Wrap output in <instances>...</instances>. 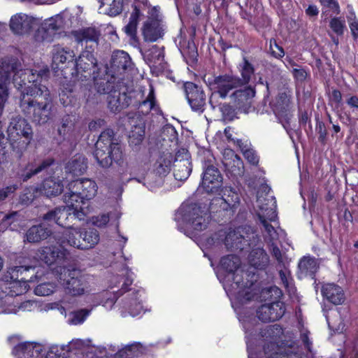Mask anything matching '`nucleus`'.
<instances>
[{
	"instance_id": "4d7b16f0",
	"label": "nucleus",
	"mask_w": 358,
	"mask_h": 358,
	"mask_svg": "<svg viewBox=\"0 0 358 358\" xmlns=\"http://www.w3.org/2000/svg\"><path fill=\"white\" fill-rule=\"evenodd\" d=\"M15 216H18V212L14 211L4 215L0 224V231L8 229L16 219Z\"/></svg>"
},
{
	"instance_id": "774afa93",
	"label": "nucleus",
	"mask_w": 358,
	"mask_h": 358,
	"mask_svg": "<svg viewBox=\"0 0 358 358\" xmlns=\"http://www.w3.org/2000/svg\"><path fill=\"white\" fill-rule=\"evenodd\" d=\"M330 101L336 104H339L342 100V95L339 90H334L331 92L330 96Z\"/></svg>"
},
{
	"instance_id": "58836bf2",
	"label": "nucleus",
	"mask_w": 358,
	"mask_h": 358,
	"mask_svg": "<svg viewBox=\"0 0 358 358\" xmlns=\"http://www.w3.org/2000/svg\"><path fill=\"white\" fill-rule=\"evenodd\" d=\"M132 129L129 134V143L132 147L139 145L145 136V123L142 119H139L136 124H134V120H131Z\"/></svg>"
},
{
	"instance_id": "680f3d73",
	"label": "nucleus",
	"mask_w": 358,
	"mask_h": 358,
	"mask_svg": "<svg viewBox=\"0 0 358 358\" xmlns=\"http://www.w3.org/2000/svg\"><path fill=\"white\" fill-rule=\"evenodd\" d=\"M17 188L16 185H10L0 189V203L4 201L10 194L14 193Z\"/></svg>"
},
{
	"instance_id": "f8f14e48",
	"label": "nucleus",
	"mask_w": 358,
	"mask_h": 358,
	"mask_svg": "<svg viewBox=\"0 0 358 358\" xmlns=\"http://www.w3.org/2000/svg\"><path fill=\"white\" fill-rule=\"evenodd\" d=\"M99 235L94 229H90L84 233L76 228H71L65 231L64 240L62 243H67L68 245L80 250H87L93 248L98 243Z\"/></svg>"
},
{
	"instance_id": "c85d7f7f",
	"label": "nucleus",
	"mask_w": 358,
	"mask_h": 358,
	"mask_svg": "<svg viewBox=\"0 0 358 358\" xmlns=\"http://www.w3.org/2000/svg\"><path fill=\"white\" fill-rule=\"evenodd\" d=\"M140 51L145 62L150 68H157L159 69H163L164 68V54L163 48L153 45L145 51L142 50Z\"/></svg>"
},
{
	"instance_id": "f3484780",
	"label": "nucleus",
	"mask_w": 358,
	"mask_h": 358,
	"mask_svg": "<svg viewBox=\"0 0 358 358\" xmlns=\"http://www.w3.org/2000/svg\"><path fill=\"white\" fill-rule=\"evenodd\" d=\"M256 94L255 90L251 86H245L243 88H236L229 94L230 103L234 106L243 112L248 113L252 108V99Z\"/></svg>"
},
{
	"instance_id": "0e129e2a",
	"label": "nucleus",
	"mask_w": 358,
	"mask_h": 358,
	"mask_svg": "<svg viewBox=\"0 0 358 358\" xmlns=\"http://www.w3.org/2000/svg\"><path fill=\"white\" fill-rule=\"evenodd\" d=\"M292 73L294 78L300 82L305 80L307 77V73L303 69H294Z\"/></svg>"
},
{
	"instance_id": "c9c22d12",
	"label": "nucleus",
	"mask_w": 358,
	"mask_h": 358,
	"mask_svg": "<svg viewBox=\"0 0 358 358\" xmlns=\"http://www.w3.org/2000/svg\"><path fill=\"white\" fill-rule=\"evenodd\" d=\"M52 234L51 230L44 224L34 225L26 232V240L29 243H38L46 239Z\"/></svg>"
},
{
	"instance_id": "3c124183",
	"label": "nucleus",
	"mask_w": 358,
	"mask_h": 358,
	"mask_svg": "<svg viewBox=\"0 0 358 358\" xmlns=\"http://www.w3.org/2000/svg\"><path fill=\"white\" fill-rule=\"evenodd\" d=\"M57 288L58 285L52 282H44L35 287L34 293L38 296H49L56 292Z\"/></svg>"
},
{
	"instance_id": "4be33fe9",
	"label": "nucleus",
	"mask_w": 358,
	"mask_h": 358,
	"mask_svg": "<svg viewBox=\"0 0 358 358\" xmlns=\"http://www.w3.org/2000/svg\"><path fill=\"white\" fill-rule=\"evenodd\" d=\"M285 307L282 302L277 301L262 305L257 310L259 320L262 322H273L282 317Z\"/></svg>"
},
{
	"instance_id": "423d86ee",
	"label": "nucleus",
	"mask_w": 358,
	"mask_h": 358,
	"mask_svg": "<svg viewBox=\"0 0 358 358\" xmlns=\"http://www.w3.org/2000/svg\"><path fill=\"white\" fill-rule=\"evenodd\" d=\"M178 229L191 238L205 230L210 222L208 210L193 203H184L175 215Z\"/></svg>"
},
{
	"instance_id": "bb28decb",
	"label": "nucleus",
	"mask_w": 358,
	"mask_h": 358,
	"mask_svg": "<svg viewBox=\"0 0 358 358\" xmlns=\"http://www.w3.org/2000/svg\"><path fill=\"white\" fill-rule=\"evenodd\" d=\"M186 98L193 110L203 111L205 105V95L200 87L191 82L184 85Z\"/></svg>"
},
{
	"instance_id": "c03bdc74",
	"label": "nucleus",
	"mask_w": 358,
	"mask_h": 358,
	"mask_svg": "<svg viewBox=\"0 0 358 358\" xmlns=\"http://www.w3.org/2000/svg\"><path fill=\"white\" fill-rule=\"evenodd\" d=\"M290 94L282 92L278 94L275 100L271 103L273 110L278 117H283L289 110Z\"/></svg>"
},
{
	"instance_id": "ea45409f",
	"label": "nucleus",
	"mask_w": 358,
	"mask_h": 358,
	"mask_svg": "<svg viewBox=\"0 0 358 358\" xmlns=\"http://www.w3.org/2000/svg\"><path fill=\"white\" fill-rule=\"evenodd\" d=\"M76 38L82 45L86 44V48H87V44L90 43L89 48L94 50V48L97 45L99 34L94 29L88 28L78 32Z\"/></svg>"
},
{
	"instance_id": "9d476101",
	"label": "nucleus",
	"mask_w": 358,
	"mask_h": 358,
	"mask_svg": "<svg viewBox=\"0 0 358 358\" xmlns=\"http://www.w3.org/2000/svg\"><path fill=\"white\" fill-rule=\"evenodd\" d=\"M121 273L110 276L108 283V288L112 291L101 293L103 299L101 303L106 309L110 310L117 300V298L128 290V287L133 282L134 273L127 268L121 270Z\"/></svg>"
},
{
	"instance_id": "4468645a",
	"label": "nucleus",
	"mask_w": 358,
	"mask_h": 358,
	"mask_svg": "<svg viewBox=\"0 0 358 358\" xmlns=\"http://www.w3.org/2000/svg\"><path fill=\"white\" fill-rule=\"evenodd\" d=\"M242 82L241 78L232 75H224L215 78L211 83V89L214 91L210 97L209 102L214 108V99L217 96L222 99L229 98V94L236 88L241 87Z\"/></svg>"
},
{
	"instance_id": "412c9836",
	"label": "nucleus",
	"mask_w": 358,
	"mask_h": 358,
	"mask_svg": "<svg viewBox=\"0 0 358 358\" xmlns=\"http://www.w3.org/2000/svg\"><path fill=\"white\" fill-rule=\"evenodd\" d=\"M62 24V17L59 15L52 17L41 22L38 25L37 31L34 34V39L37 42H50L52 40V37L55 32L59 29Z\"/></svg>"
},
{
	"instance_id": "c756f323",
	"label": "nucleus",
	"mask_w": 358,
	"mask_h": 358,
	"mask_svg": "<svg viewBox=\"0 0 358 358\" xmlns=\"http://www.w3.org/2000/svg\"><path fill=\"white\" fill-rule=\"evenodd\" d=\"M76 218L78 216L74 213V209L66 203L64 208H58L46 213L43 218L47 221H53L59 226L65 227L66 220L69 218Z\"/></svg>"
},
{
	"instance_id": "864d4df0",
	"label": "nucleus",
	"mask_w": 358,
	"mask_h": 358,
	"mask_svg": "<svg viewBox=\"0 0 358 358\" xmlns=\"http://www.w3.org/2000/svg\"><path fill=\"white\" fill-rule=\"evenodd\" d=\"M348 22L350 29L351 34L355 40L358 38V20L356 17L355 12L350 9L347 15Z\"/></svg>"
},
{
	"instance_id": "b1692460",
	"label": "nucleus",
	"mask_w": 358,
	"mask_h": 358,
	"mask_svg": "<svg viewBox=\"0 0 358 358\" xmlns=\"http://www.w3.org/2000/svg\"><path fill=\"white\" fill-rule=\"evenodd\" d=\"M44 352L42 344L36 342L20 343L13 350L15 358H43Z\"/></svg>"
},
{
	"instance_id": "4c0bfd02",
	"label": "nucleus",
	"mask_w": 358,
	"mask_h": 358,
	"mask_svg": "<svg viewBox=\"0 0 358 358\" xmlns=\"http://www.w3.org/2000/svg\"><path fill=\"white\" fill-rule=\"evenodd\" d=\"M121 217V212L115 208L107 213H102L92 218V222L98 227H105L108 223L118 225V220Z\"/></svg>"
},
{
	"instance_id": "69168bd1",
	"label": "nucleus",
	"mask_w": 358,
	"mask_h": 358,
	"mask_svg": "<svg viewBox=\"0 0 358 358\" xmlns=\"http://www.w3.org/2000/svg\"><path fill=\"white\" fill-rule=\"evenodd\" d=\"M15 220L13 222V224H12L8 229H10L11 231H18L23 226V220L21 215L18 213V216H15Z\"/></svg>"
},
{
	"instance_id": "5fc2aeb1",
	"label": "nucleus",
	"mask_w": 358,
	"mask_h": 358,
	"mask_svg": "<svg viewBox=\"0 0 358 358\" xmlns=\"http://www.w3.org/2000/svg\"><path fill=\"white\" fill-rule=\"evenodd\" d=\"M329 27L335 34L338 36H341L344 33L345 22L341 17H333L330 20Z\"/></svg>"
},
{
	"instance_id": "6e6d98bb",
	"label": "nucleus",
	"mask_w": 358,
	"mask_h": 358,
	"mask_svg": "<svg viewBox=\"0 0 358 358\" xmlns=\"http://www.w3.org/2000/svg\"><path fill=\"white\" fill-rule=\"evenodd\" d=\"M73 127L72 117L66 115L62 118V125L58 129V133L61 136H66Z\"/></svg>"
},
{
	"instance_id": "2eb2a0df",
	"label": "nucleus",
	"mask_w": 358,
	"mask_h": 358,
	"mask_svg": "<svg viewBox=\"0 0 358 358\" xmlns=\"http://www.w3.org/2000/svg\"><path fill=\"white\" fill-rule=\"evenodd\" d=\"M221 196L213 199L210 203L209 209L211 212L223 210L229 215H232L240 203L238 194L231 187H224L221 190Z\"/></svg>"
},
{
	"instance_id": "393cba45",
	"label": "nucleus",
	"mask_w": 358,
	"mask_h": 358,
	"mask_svg": "<svg viewBox=\"0 0 358 358\" xmlns=\"http://www.w3.org/2000/svg\"><path fill=\"white\" fill-rule=\"evenodd\" d=\"M144 292L143 291H132L127 294L122 301V308L127 310L132 317L140 315L145 312L143 305Z\"/></svg>"
},
{
	"instance_id": "ddd939ff",
	"label": "nucleus",
	"mask_w": 358,
	"mask_h": 358,
	"mask_svg": "<svg viewBox=\"0 0 358 358\" xmlns=\"http://www.w3.org/2000/svg\"><path fill=\"white\" fill-rule=\"evenodd\" d=\"M173 159L172 154L166 152L161 155L156 160L152 171L148 173L145 178V185H147L151 191H154L156 187L163 184L164 177L169 173Z\"/></svg>"
},
{
	"instance_id": "1a4fd4ad",
	"label": "nucleus",
	"mask_w": 358,
	"mask_h": 358,
	"mask_svg": "<svg viewBox=\"0 0 358 358\" xmlns=\"http://www.w3.org/2000/svg\"><path fill=\"white\" fill-rule=\"evenodd\" d=\"M257 206L259 208V218L266 232V238L270 242L278 240L285 235V232L280 228L270 224L268 221L275 222L277 218L275 211L276 201L273 196L266 195L263 198L259 194L257 198Z\"/></svg>"
},
{
	"instance_id": "5701e85b",
	"label": "nucleus",
	"mask_w": 358,
	"mask_h": 358,
	"mask_svg": "<svg viewBox=\"0 0 358 358\" xmlns=\"http://www.w3.org/2000/svg\"><path fill=\"white\" fill-rule=\"evenodd\" d=\"M190 156L187 150H179L175 157L174 177L177 180L183 181L187 179L192 172Z\"/></svg>"
},
{
	"instance_id": "a878e982",
	"label": "nucleus",
	"mask_w": 358,
	"mask_h": 358,
	"mask_svg": "<svg viewBox=\"0 0 358 358\" xmlns=\"http://www.w3.org/2000/svg\"><path fill=\"white\" fill-rule=\"evenodd\" d=\"M222 177L219 170L213 166H208L203 173L201 187L208 193L216 192L221 187Z\"/></svg>"
},
{
	"instance_id": "8fccbe9b",
	"label": "nucleus",
	"mask_w": 358,
	"mask_h": 358,
	"mask_svg": "<svg viewBox=\"0 0 358 358\" xmlns=\"http://www.w3.org/2000/svg\"><path fill=\"white\" fill-rule=\"evenodd\" d=\"M90 313V310L80 309L77 311L71 312L67 315V322L71 325H78L83 323Z\"/></svg>"
},
{
	"instance_id": "7ed1b4c3",
	"label": "nucleus",
	"mask_w": 358,
	"mask_h": 358,
	"mask_svg": "<svg viewBox=\"0 0 358 358\" xmlns=\"http://www.w3.org/2000/svg\"><path fill=\"white\" fill-rule=\"evenodd\" d=\"M31 266L10 267L0 279V314H16L20 310H25L30 304L27 301L20 305L15 296L21 295L29 289V282H33L32 275L27 279Z\"/></svg>"
},
{
	"instance_id": "49530a36",
	"label": "nucleus",
	"mask_w": 358,
	"mask_h": 358,
	"mask_svg": "<svg viewBox=\"0 0 358 358\" xmlns=\"http://www.w3.org/2000/svg\"><path fill=\"white\" fill-rule=\"evenodd\" d=\"M91 342V340L88 338L85 340L74 338L71 340L68 344H66L69 354H83L92 345Z\"/></svg>"
},
{
	"instance_id": "f257e3e1",
	"label": "nucleus",
	"mask_w": 358,
	"mask_h": 358,
	"mask_svg": "<svg viewBox=\"0 0 358 358\" xmlns=\"http://www.w3.org/2000/svg\"><path fill=\"white\" fill-rule=\"evenodd\" d=\"M240 259L235 255L223 257L216 271V275L230 299L231 306L236 313L245 334L249 358H302L294 352L292 346L278 345L277 341L283 334L278 324L267 327L257 333V322L249 304L260 301L278 299L281 290L276 286L262 288L261 292L255 282L257 277L250 271L245 273L250 280L243 282V271L239 268Z\"/></svg>"
},
{
	"instance_id": "338daca9",
	"label": "nucleus",
	"mask_w": 358,
	"mask_h": 358,
	"mask_svg": "<svg viewBox=\"0 0 358 358\" xmlns=\"http://www.w3.org/2000/svg\"><path fill=\"white\" fill-rule=\"evenodd\" d=\"M136 29H137V24L134 22H130L127 24V25L124 27L125 32L127 35L131 36V38H134L136 36Z\"/></svg>"
},
{
	"instance_id": "37998d69",
	"label": "nucleus",
	"mask_w": 358,
	"mask_h": 358,
	"mask_svg": "<svg viewBox=\"0 0 358 358\" xmlns=\"http://www.w3.org/2000/svg\"><path fill=\"white\" fill-rule=\"evenodd\" d=\"M124 0H98L101 3L99 12L110 16H116L122 10Z\"/></svg>"
},
{
	"instance_id": "72a5a7b5",
	"label": "nucleus",
	"mask_w": 358,
	"mask_h": 358,
	"mask_svg": "<svg viewBox=\"0 0 358 358\" xmlns=\"http://www.w3.org/2000/svg\"><path fill=\"white\" fill-rule=\"evenodd\" d=\"M322 294L331 303L338 305L345 300L343 289L334 283H327L322 286Z\"/></svg>"
},
{
	"instance_id": "f704fd0d",
	"label": "nucleus",
	"mask_w": 358,
	"mask_h": 358,
	"mask_svg": "<svg viewBox=\"0 0 358 358\" xmlns=\"http://www.w3.org/2000/svg\"><path fill=\"white\" fill-rule=\"evenodd\" d=\"M132 62L129 55L124 50H115L113 52L110 66L114 72L124 71L131 68Z\"/></svg>"
},
{
	"instance_id": "13d9d810",
	"label": "nucleus",
	"mask_w": 358,
	"mask_h": 358,
	"mask_svg": "<svg viewBox=\"0 0 358 358\" xmlns=\"http://www.w3.org/2000/svg\"><path fill=\"white\" fill-rule=\"evenodd\" d=\"M270 50L273 57L280 59L284 57L285 52L282 47L279 46L275 39L270 41Z\"/></svg>"
},
{
	"instance_id": "6ab92c4d",
	"label": "nucleus",
	"mask_w": 358,
	"mask_h": 358,
	"mask_svg": "<svg viewBox=\"0 0 358 358\" xmlns=\"http://www.w3.org/2000/svg\"><path fill=\"white\" fill-rule=\"evenodd\" d=\"M142 33L146 41L154 42L162 37L164 30L157 8H152L150 10L148 19L143 24Z\"/></svg>"
},
{
	"instance_id": "0eeeda50",
	"label": "nucleus",
	"mask_w": 358,
	"mask_h": 358,
	"mask_svg": "<svg viewBox=\"0 0 358 358\" xmlns=\"http://www.w3.org/2000/svg\"><path fill=\"white\" fill-rule=\"evenodd\" d=\"M224 238V245L227 248L243 250L245 246L252 244V239H255L256 235L249 227H239L233 231H230L227 235L224 232H220L213 237L207 238L204 241H200V247L203 250L221 245Z\"/></svg>"
},
{
	"instance_id": "473e14b6",
	"label": "nucleus",
	"mask_w": 358,
	"mask_h": 358,
	"mask_svg": "<svg viewBox=\"0 0 358 358\" xmlns=\"http://www.w3.org/2000/svg\"><path fill=\"white\" fill-rule=\"evenodd\" d=\"M55 165V161L52 158H47L42 161L38 160L28 164L24 173L22 174L23 180H29L32 176L36 175L42 171L50 173L52 169V166Z\"/></svg>"
},
{
	"instance_id": "aec40b11",
	"label": "nucleus",
	"mask_w": 358,
	"mask_h": 358,
	"mask_svg": "<svg viewBox=\"0 0 358 358\" xmlns=\"http://www.w3.org/2000/svg\"><path fill=\"white\" fill-rule=\"evenodd\" d=\"M35 257L48 265H51L66 261L69 257V252L62 245L47 246L40 248Z\"/></svg>"
},
{
	"instance_id": "39448f33",
	"label": "nucleus",
	"mask_w": 358,
	"mask_h": 358,
	"mask_svg": "<svg viewBox=\"0 0 358 358\" xmlns=\"http://www.w3.org/2000/svg\"><path fill=\"white\" fill-rule=\"evenodd\" d=\"M52 274L58 285L64 292L71 296L78 297L83 296L94 295L93 278L84 273L81 270L73 268L59 266L55 268Z\"/></svg>"
},
{
	"instance_id": "a18cd8bd",
	"label": "nucleus",
	"mask_w": 358,
	"mask_h": 358,
	"mask_svg": "<svg viewBox=\"0 0 358 358\" xmlns=\"http://www.w3.org/2000/svg\"><path fill=\"white\" fill-rule=\"evenodd\" d=\"M317 268L318 265L316 259L310 257H303L299 263L300 274L303 276L313 275Z\"/></svg>"
},
{
	"instance_id": "79ce46f5",
	"label": "nucleus",
	"mask_w": 358,
	"mask_h": 358,
	"mask_svg": "<svg viewBox=\"0 0 358 358\" xmlns=\"http://www.w3.org/2000/svg\"><path fill=\"white\" fill-rule=\"evenodd\" d=\"M249 263L254 268L263 269L268 264V257L262 248H257L250 252Z\"/></svg>"
},
{
	"instance_id": "603ef678",
	"label": "nucleus",
	"mask_w": 358,
	"mask_h": 358,
	"mask_svg": "<svg viewBox=\"0 0 358 358\" xmlns=\"http://www.w3.org/2000/svg\"><path fill=\"white\" fill-rule=\"evenodd\" d=\"M41 195L38 187H30L24 190V192L20 196V203L22 205L30 204L35 198Z\"/></svg>"
},
{
	"instance_id": "6e6552de",
	"label": "nucleus",
	"mask_w": 358,
	"mask_h": 358,
	"mask_svg": "<svg viewBox=\"0 0 358 358\" xmlns=\"http://www.w3.org/2000/svg\"><path fill=\"white\" fill-rule=\"evenodd\" d=\"M113 136V130L106 129L100 134L95 145L94 157L103 168L109 167L113 161L119 162L122 158L120 146L114 142Z\"/></svg>"
},
{
	"instance_id": "cd10ccee",
	"label": "nucleus",
	"mask_w": 358,
	"mask_h": 358,
	"mask_svg": "<svg viewBox=\"0 0 358 358\" xmlns=\"http://www.w3.org/2000/svg\"><path fill=\"white\" fill-rule=\"evenodd\" d=\"M222 164L226 171L234 177L241 176L244 172L243 161L234 151L225 149L223 152Z\"/></svg>"
},
{
	"instance_id": "a19ab883",
	"label": "nucleus",
	"mask_w": 358,
	"mask_h": 358,
	"mask_svg": "<svg viewBox=\"0 0 358 358\" xmlns=\"http://www.w3.org/2000/svg\"><path fill=\"white\" fill-rule=\"evenodd\" d=\"M138 110L139 113L143 115H148L152 110L157 114L160 112L159 108L156 103L154 89L151 85L149 86L145 99L139 104Z\"/></svg>"
},
{
	"instance_id": "e433bc0d",
	"label": "nucleus",
	"mask_w": 358,
	"mask_h": 358,
	"mask_svg": "<svg viewBox=\"0 0 358 358\" xmlns=\"http://www.w3.org/2000/svg\"><path fill=\"white\" fill-rule=\"evenodd\" d=\"M87 160L81 155L74 156L66 164L65 169L68 174L73 177L83 175L87 170Z\"/></svg>"
},
{
	"instance_id": "f03ea898",
	"label": "nucleus",
	"mask_w": 358,
	"mask_h": 358,
	"mask_svg": "<svg viewBox=\"0 0 358 358\" xmlns=\"http://www.w3.org/2000/svg\"><path fill=\"white\" fill-rule=\"evenodd\" d=\"M48 69H23L18 59L7 57L0 61V116L8 96L11 78L21 92L20 107L39 124L48 122L52 113V99L46 86L41 84Z\"/></svg>"
},
{
	"instance_id": "9b49d317",
	"label": "nucleus",
	"mask_w": 358,
	"mask_h": 358,
	"mask_svg": "<svg viewBox=\"0 0 358 358\" xmlns=\"http://www.w3.org/2000/svg\"><path fill=\"white\" fill-rule=\"evenodd\" d=\"M94 87L100 94H108V103L110 111L117 113L127 107L131 102L130 96L125 92H117L113 90L112 82L103 78L94 80Z\"/></svg>"
},
{
	"instance_id": "20e7f679",
	"label": "nucleus",
	"mask_w": 358,
	"mask_h": 358,
	"mask_svg": "<svg viewBox=\"0 0 358 358\" xmlns=\"http://www.w3.org/2000/svg\"><path fill=\"white\" fill-rule=\"evenodd\" d=\"M98 186L90 178H81L70 182L64 195V201L74 209L78 220H83L91 212L89 201L96 195Z\"/></svg>"
},
{
	"instance_id": "e2e57ef3",
	"label": "nucleus",
	"mask_w": 358,
	"mask_h": 358,
	"mask_svg": "<svg viewBox=\"0 0 358 358\" xmlns=\"http://www.w3.org/2000/svg\"><path fill=\"white\" fill-rule=\"evenodd\" d=\"M327 321L329 325V327L337 333H341L343 331L344 329V324L340 320L338 325H336L332 320H330L329 316L326 315Z\"/></svg>"
},
{
	"instance_id": "dca6fc26",
	"label": "nucleus",
	"mask_w": 358,
	"mask_h": 358,
	"mask_svg": "<svg viewBox=\"0 0 358 358\" xmlns=\"http://www.w3.org/2000/svg\"><path fill=\"white\" fill-rule=\"evenodd\" d=\"M39 23V18L19 13L11 16L9 27L14 34L23 36L29 34L33 28L38 26Z\"/></svg>"
},
{
	"instance_id": "a211bd4d",
	"label": "nucleus",
	"mask_w": 358,
	"mask_h": 358,
	"mask_svg": "<svg viewBox=\"0 0 358 358\" xmlns=\"http://www.w3.org/2000/svg\"><path fill=\"white\" fill-rule=\"evenodd\" d=\"M96 64V61L92 51L85 50L74 60L72 67L75 68L76 72H72V75L75 74L80 79H87L94 73Z\"/></svg>"
},
{
	"instance_id": "bf43d9fd",
	"label": "nucleus",
	"mask_w": 358,
	"mask_h": 358,
	"mask_svg": "<svg viewBox=\"0 0 358 358\" xmlns=\"http://www.w3.org/2000/svg\"><path fill=\"white\" fill-rule=\"evenodd\" d=\"M279 275L280 280L285 287H289L292 285V279L291 278L290 271L284 268V269H281L279 271Z\"/></svg>"
},
{
	"instance_id": "2f4dec72",
	"label": "nucleus",
	"mask_w": 358,
	"mask_h": 358,
	"mask_svg": "<svg viewBox=\"0 0 358 358\" xmlns=\"http://www.w3.org/2000/svg\"><path fill=\"white\" fill-rule=\"evenodd\" d=\"M75 54L72 50L56 46L52 50V68L59 69V64L67 63L68 66L74 65Z\"/></svg>"
},
{
	"instance_id": "09e8293b",
	"label": "nucleus",
	"mask_w": 358,
	"mask_h": 358,
	"mask_svg": "<svg viewBox=\"0 0 358 358\" xmlns=\"http://www.w3.org/2000/svg\"><path fill=\"white\" fill-rule=\"evenodd\" d=\"M45 347L43 345H42ZM46 353L45 358H68L70 357L68 352V347L66 345H52L48 352H46V349H45V352L43 355ZM44 355H43V357Z\"/></svg>"
},
{
	"instance_id": "7c9ffc66",
	"label": "nucleus",
	"mask_w": 358,
	"mask_h": 358,
	"mask_svg": "<svg viewBox=\"0 0 358 358\" xmlns=\"http://www.w3.org/2000/svg\"><path fill=\"white\" fill-rule=\"evenodd\" d=\"M38 187L41 195L43 194L47 197L56 196L60 194L64 188L62 180L54 176H50L43 180L42 185Z\"/></svg>"
},
{
	"instance_id": "de8ad7c7",
	"label": "nucleus",
	"mask_w": 358,
	"mask_h": 358,
	"mask_svg": "<svg viewBox=\"0 0 358 358\" xmlns=\"http://www.w3.org/2000/svg\"><path fill=\"white\" fill-rule=\"evenodd\" d=\"M238 69L241 75L242 86L247 85L250 82L255 73L253 66L246 58H243V62L238 66Z\"/></svg>"
},
{
	"instance_id": "052dcab7",
	"label": "nucleus",
	"mask_w": 358,
	"mask_h": 358,
	"mask_svg": "<svg viewBox=\"0 0 358 358\" xmlns=\"http://www.w3.org/2000/svg\"><path fill=\"white\" fill-rule=\"evenodd\" d=\"M243 154L244 157L248 160L249 163L251 164L255 165L257 164L259 162V157L256 155L255 151L252 149H246L243 150Z\"/></svg>"
}]
</instances>
